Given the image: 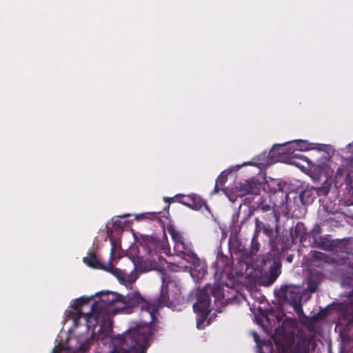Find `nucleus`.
Returning <instances> with one entry per match:
<instances>
[{"label":"nucleus","instance_id":"nucleus-4","mask_svg":"<svg viewBox=\"0 0 353 353\" xmlns=\"http://www.w3.org/2000/svg\"><path fill=\"white\" fill-rule=\"evenodd\" d=\"M94 296H83L73 299L70 303L69 308L65 312L64 324L72 323L76 326L81 324L83 330L102 325V322L108 321V316H103L105 303L101 301V293Z\"/></svg>","mask_w":353,"mask_h":353},{"label":"nucleus","instance_id":"nucleus-16","mask_svg":"<svg viewBox=\"0 0 353 353\" xmlns=\"http://www.w3.org/2000/svg\"><path fill=\"white\" fill-rule=\"evenodd\" d=\"M301 201L303 204H307L312 202L314 199L313 192L312 189H305L302 191L299 195Z\"/></svg>","mask_w":353,"mask_h":353},{"label":"nucleus","instance_id":"nucleus-7","mask_svg":"<svg viewBox=\"0 0 353 353\" xmlns=\"http://www.w3.org/2000/svg\"><path fill=\"white\" fill-rule=\"evenodd\" d=\"M211 292L215 301H221L223 299V292L219 288L212 290L210 286H206L203 290L197 289L192 292V296L195 295L197 301L194 304V310L197 314L196 327L203 329L210 322H206V318L210 311V299L209 293Z\"/></svg>","mask_w":353,"mask_h":353},{"label":"nucleus","instance_id":"nucleus-13","mask_svg":"<svg viewBox=\"0 0 353 353\" xmlns=\"http://www.w3.org/2000/svg\"><path fill=\"white\" fill-rule=\"evenodd\" d=\"M286 299L290 300L294 306L295 311L301 316L303 314L301 308L298 305L301 301V296L299 292V288L297 287L289 288L285 292Z\"/></svg>","mask_w":353,"mask_h":353},{"label":"nucleus","instance_id":"nucleus-30","mask_svg":"<svg viewBox=\"0 0 353 353\" xmlns=\"http://www.w3.org/2000/svg\"><path fill=\"white\" fill-rule=\"evenodd\" d=\"M129 215H130V214H124L123 216H121V217H122V218H125V217L128 216Z\"/></svg>","mask_w":353,"mask_h":353},{"label":"nucleus","instance_id":"nucleus-26","mask_svg":"<svg viewBox=\"0 0 353 353\" xmlns=\"http://www.w3.org/2000/svg\"><path fill=\"white\" fill-rule=\"evenodd\" d=\"M168 268L170 270H172V271H177L178 270L177 269H175L174 268H172V266H169Z\"/></svg>","mask_w":353,"mask_h":353},{"label":"nucleus","instance_id":"nucleus-1","mask_svg":"<svg viewBox=\"0 0 353 353\" xmlns=\"http://www.w3.org/2000/svg\"><path fill=\"white\" fill-rule=\"evenodd\" d=\"M286 153H279L275 159L260 161L256 163L259 169L267 167L276 161H283L299 168L313 181H319L321 176L325 178L322 187L315 189L319 195H325L332 183L335 188L341 184L343 168H338L332 179L336 163L333 161L335 148L331 144L310 142L305 139H296L289 142Z\"/></svg>","mask_w":353,"mask_h":353},{"label":"nucleus","instance_id":"nucleus-31","mask_svg":"<svg viewBox=\"0 0 353 353\" xmlns=\"http://www.w3.org/2000/svg\"><path fill=\"white\" fill-rule=\"evenodd\" d=\"M110 241L112 242V245H113V243H112V239H110ZM113 247H114V245H112V248H113Z\"/></svg>","mask_w":353,"mask_h":353},{"label":"nucleus","instance_id":"nucleus-22","mask_svg":"<svg viewBox=\"0 0 353 353\" xmlns=\"http://www.w3.org/2000/svg\"><path fill=\"white\" fill-rule=\"evenodd\" d=\"M131 234L133 236L135 241H138V237L136 236L133 230L130 231Z\"/></svg>","mask_w":353,"mask_h":353},{"label":"nucleus","instance_id":"nucleus-12","mask_svg":"<svg viewBox=\"0 0 353 353\" xmlns=\"http://www.w3.org/2000/svg\"><path fill=\"white\" fill-rule=\"evenodd\" d=\"M345 192L342 202L345 205H353V172H348L345 178Z\"/></svg>","mask_w":353,"mask_h":353},{"label":"nucleus","instance_id":"nucleus-28","mask_svg":"<svg viewBox=\"0 0 353 353\" xmlns=\"http://www.w3.org/2000/svg\"><path fill=\"white\" fill-rule=\"evenodd\" d=\"M179 263L181 264V265H180L179 268H183V267H186V265H183V262H182V261H181V262H179Z\"/></svg>","mask_w":353,"mask_h":353},{"label":"nucleus","instance_id":"nucleus-18","mask_svg":"<svg viewBox=\"0 0 353 353\" xmlns=\"http://www.w3.org/2000/svg\"><path fill=\"white\" fill-rule=\"evenodd\" d=\"M275 185H277L276 181L274 179H271L270 181L267 183V184L263 185V188L264 190H266L265 186L268 185V187L270 188V189L269 190L270 192H276L277 189L274 187Z\"/></svg>","mask_w":353,"mask_h":353},{"label":"nucleus","instance_id":"nucleus-29","mask_svg":"<svg viewBox=\"0 0 353 353\" xmlns=\"http://www.w3.org/2000/svg\"><path fill=\"white\" fill-rule=\"evenodd\" d=\"M256 321L257 323L260 324L261 320L260 319H258L256 317Z\"/></svg>","mask_w":353,"mask_h":353},{"label":"nucleus","instance_id":"nucleus-21","mask_svg":"<svg viewBox=\"0 0 353 353\" xmlns=\"http://www.w3.org/2000/svg\"><path fill=\"white\" fill-rule=\"evenodd\" d=\"M112 221H113V225L114 226L121 227V221L119 219H114Z\"/></svg>","mask_w":353,"mask_h":353},{"label":"nucleus","instance_id":"nucleus-15","mask_svg":"<svg viewBox=\"0 0 353 353\" xmlns=\"http://www.w3.org/2000/svg\"><path fill=\"white\" fill-rule=\"evenodd\" d=\"M190 201H190L189 203L186 202V206L195 210H199L201 209L203 206H204L206 210H209L208 207L206 205V204L204 203V201L200 196L194 194L190 195Z\"/></svg>","mask_w":353,"mask_h":353},{"label":"nucleus","instance_id":"nucleus-3","mask_svg":"<svg viewBox=\"0 0 353 353\" xmlns=\"http://www.w3.org/2000/svg\"><path fill=\"white\" fill-rule=\"evenodd\" d=\"M69 324L68 336L52 353H133L128 347V341H132L130 332L114 336L102 325L83 330L81 323Z\"/></svg>","mask_w":353,"mask_h":353},{"label":"nucleus","instance_id":"nucleus-17","mask_svg":"<svg viewBox=\"0 0 353 353\" xmlns=\"http://www.w3.org/2000/svg\"><path fill=\"white\" fill-rule=\"evenodd\" d=\"M341 152L350 163L353 164V141L341 149Z\"/></svg>","mask_w":353,"mask_h":353},{"label":"nucleus","instance_id":"nucleus-24","mask_svg":"<svg viewBox=\"0 0 353 353\" xmlns=\"http://www.w3.org/2000/svg\"><path fill=\"white\" fill-rule=\"evenodd\" d=\"M224 192H225V194L228 196V197L229 200L234 201V200H233V199L232 198V196L228 194V192H227V190H224Z\"/></svg>","mask_w":353,"mask_h":353},{"label":"nucleus","instance_id":"nucleus-5","mask_svg":"<svg viewBox=\"0 0 353 353\" xmlns=\"http://www.w3.org/2000/svg\"><path fill=\"white\" fill-rule=\"evenodd\" d=\"M141 239L144 243L143 246L145 254L139 257L137 253V247L134 245H131L128 250V254L133 263L134 268L141 272L159 270L163 265L157 251L161 247L159 242L149 236H141Z\"/></svg>","mask_w":353,"mask_h":353},{"label":"nucleus","instance_id":"nucleus-6","mask_svg":"<svg viewBox=\"0 0 353 353\" xmlns=\"http://www.w3.org/2000/svg\"><path fill=\"white\" fill-rule=\"evenodd\" d=\"M174 242V250L177 254H183L181 259L192 264L190 274L195 281L202 279L206 273L205 263L192 252V244L172 225L167 228Z\"/></svg>","mask_w":353,"mask_h":353},{"label":"nucleus","instance_id":"nucleus-11","mask_svg":"<svg viewBox=\"0 0 353 353\" xmlns=\"http://www.w3.org/2000/svg\"><path fill=\"white\" fill-rule=\"evenodd\" d=\"M279 353H301L297 347L294 345L292 337L284 336L282 339H274Z\"/></svg>","mask_w":353,"mask_h":353},{"label":"nucleus","instance_id":"nucleus-9","mask_svg":"<svg viewBox=\"0 0 353 353\" xmlns=\"http://www.w3.org/2000/svg\"><path fill=\"white\" fill-rule=\"evenodd\" d=\"M83 261L89 267L103 269L111 272L117 277L121 283L125 285L133 283L137 279L134 274H130L125 271L114 268L110 264L103 265L93 253H89L87 256L84 257Z\"/></svg>","mask_w":353,"mask_h":353},{"label":"nucleus","instance_id":"nucleus-19","mask_svg":"<svg viewBox=\"0 0 353 353\" xmlns=\"http://www.w3.org/2000/svg\"><path fill=\"white\" fill-rule=\"evenodd\" d=\"M181 203L186 205V202L189 203L190 201V195L189 196H183L179 201Z\"/></svg>","mask_w":353,"mask_h":353},{"label":"nucleus","instance_id":"nucleus-23","mask_svg":"<svg viewBox=\"0 0 353 353\" xmlns=\"http://www.w3.org/2000/svg\"><path fill=\"white\" fill-rule=\"evenodd\" d=\"M143 216V214H135L134 215L135 219L137 220L140 219Z\"/></svg>","mask_w":353,"mask_h":353},{"label":"nucleus","instance_id":"nucleus-14","mask_svg":"<svg viewBox=\"0 0 353 353\" xmlns=\"http://www.w3.org/2000/svg\"><path fill=\"white\" fill-rule=\"evenodd\" d=\"M261 185L254 180L245 181L240 185V189L237 191V196H243L247 194H256L259 190Z\"/></svg>","mask_w":353,"mask_h":353},{"label":"nucleus","instance_id":"nucleus-20","mask_svg":"<svg viewBox=\"0 0 353 353\" xmlns=\"http://www.w3.org/2000/svg\"><path fill=\"white\" fill-rule=\"evenodd\" d=\"M252 336L254 337V340L256 342L258 348L261 349V347H260V345H259V337L258 334L256 332H253L252 333Z\"/></svg>","mask_w":353,"mask_h":353},{"label":"nucleus","instance_id":"nucleus-8","mask_svg":"<svg viewBox=\"0 0 353 353\" xmlns=\"http://www.w3.org/2000/svg\"><path fill=\"white\" fill-rule=\"evenodd\" d=\"M162 286L159 304L169 306L171 302L179 299L181 294V286L172 275H170L167 271L161 272Z\"/></svg>","mask_w":353,"mask_h":353},{"label":"nucleus","instance_id":"nucleus-32","mask_svg":"<svg viewBox=\"0 0 353 353\" xmlns=\"http://www.w3.org/2000/svg\"><path fill=\"white\" fill-rule=\"evenodd\" d=\"M285 143H283L281 145H285ZM281 145H279L278 146H280Z\"/></svg>","mask_w":353,"mask_h":353},{"label":"nucleus","instance_id":"nucleus-25","mask_svg":"<svg viewBox=\"0 0 353 353\" xmlns=\"http://www.w3.org/2000/svg\"><path fill=\"white\" fill-rule=\"evenodd\" d=\"M163 252L166 254H168L169 252H170V249H167V248H163Z\"/></svg>","mask_w":353,"mask_h":353},{"label":"nucleus","instance_id":"nucleus-2","mask_svg":"<svg viewBox=\"0 0 353 353\" xmlns=\"http://www.w3.org/2000/svg\"><path fill=\"white\" fill-rule=\"evenodd\" d=\"M101 301L105 303L101 315L108 316V320L117 312L130 313L133 308L140 307L142 322L134 327H130L123 334L130 332L132 341H128V347L133 349V353H145L152 334L151 323L156 318L159 304L148 301L138 290H132L125 296L114 292L102 291Z\"/></svg>","mask_w":353,"mask_h":353},{"label":"nucleus","instance_id":"nucleus-10","mask_svg":"<svg viewBox=\"0 0 353 353\" xmlns=\"http://www.w3.org/2000/svg\"><path fill=\"white\" fill-rule=\"evenodd\" d=\"M277 147L278 146H276V145L274 146V148H272V150H271V152L268 154V156L271 155L273 157L275 155L276 149ZM267 157H268V154L266 153H263L262 154H261L259 156V161L257 162H252V161L244 162L243 164L232 166L229 169L223 171L216 179L214 192H219V186L222 185L225 182L229 173H231L232 172L237 171L242 166L247 165H254L255 166H257L259 168V166L256 163H259L260 161H261V159H266Z\"/></svg>","mask_w":353,"mask_h":353},{"label":"nucleus","instance_id":"nucleus-27","mask_svg":"<svg viewBox=\"0 0 353 353\" xmlns=\"http://www.w3.org/2000/svg\"><path fill=\"white\" fill-rule=\"evenodd\" d=\"M259 310L260 314H261V316H265V314L263 313V312L261 311V308H260V307H259Z\"/></svg>","mask_w":353,"mask_h":353}]
</instances>
